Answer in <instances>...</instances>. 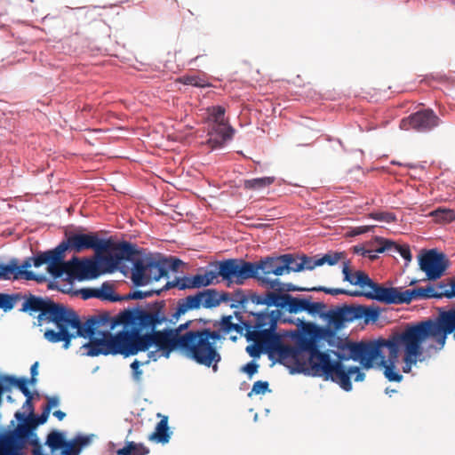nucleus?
I'll return each instance as SVG.
<instances>
[{
    "mask_svg": "<svg viewBox=\"0 0 455 455\" xmlns=\"http://www.w3.org/2000/svg\"><path fill=\"white\" fill-rule=\"evenodd\" d=\"M304 331L307 334H296L293 346L283 344L280 334L278 363L287 367L291 373L323 377L339 384L345 391L352 389V375L355 374V381L364 379V373L357 366L347 368L340 361H332L329 354L319 350L313 336L319 332L331 333V331L321 329L314 323H306Z\"/></svg>",
    "mask_w": 455,
    "mask_h": 455,
    "instance_id": "f257e3e1",
    "label": "nucleus"
},
{
    "mask_svg": "<svg viewBox=\"0 0 455 455\" xmlns=\"http://www.w3.org/2000/svg\"><path fill=\"white\" fill-rule=\"evenodd\" d=\"M165 301L158 300L148 304L145 309L136 308L120 314L119 322L133 326L132 338L134 355L155 346L165 357L172 351L181 352L182 333L195 320L187 321L176 328L165 327L157 330L168 322Z\"/></svg>",
    "mask_w": 455,
    "mask_h": 455,
    "instance_id": "f03ea898",
    "label": "nucleus"
},
{
    "mask_svg": "<svg viewBox=\"0 0 455 455\" xmlns=\"http://www.w3.org/2000/svg\"><path fill=\"white\" fill-rule=\"evenodd\" d=\"M427 339L436 343V345L431 344L429 348L442 349L444 346L433 319L407 324L403 331L396 332V340L389 343V357L398 360L399 351L403 350L404 353L403 371L408 373L411 366L416 364L423 355L422 344Z\"/></svg>",
    "mask_w": 455,
    "mask_h": 455,
    "instance_id": "7ed1b4c3",
    "label": "nucleus"
},
{
    "mask_svg": "<svg viewBox=\"0 0 455 455\" xmlns=\"http://www.w3.org/2000/svg\"><path fill=\"white\" fill-rule=\"evenodd\" d=\"M282 313L279 309L266 308L260 312H245L241 323L245 329V337L253 345L246 347L247 353L257 357L263 350L279 358L280 334L276 332L277 323Z\"/></svg>",
    "mask_w": 455,
    "mask_h": 455,
    "instance_id": "20e7f679",
    "label": "nucleus"
},
{
    "mask_svg": "<svg viewBox=\"0 0 455 455\" xmlns=\"http://www.w3.org/2000/svg\"><path fill=\"white\" fill-rule=\"evenodd\" d=\"M196 322L182 333L181 352L201 365L212 367L216 371L221 360L216 343L221 336L219 331L196 328Z\"/></svg>",
    "mask_w": 455,
    "mask_h": 455,
    "instance_id": "39448f33",
    "label": "nucleus"
},
{
    "mask_svg": "<svg viewBox=\"0 0 455 455\" xmlns=\"http://www.w3.org/2000/svg\"><path fill=\"white\" fill-rule=\"evenodd\" d=\"M98 323L99 320L96 317L82 322L75 311L64 306L55 324L59 331L47 330L44 338L52 343L63 341L64 349H68L71 340L76 337L93 339Z\"/></svg>",
    "mask_w": 455,
    "mask_h": 455,
    "instance_id": "423d86ee",
    "label": "nucleus"
},
{
    "mask_svg": "<svg viewBox=\"0 0 455 455\" xmlns=\"http://www.w3.org/2000/svg\"><path fill=\"white\" fill-rule=\"evenodd\" d=\"M342 274L344 281L348 282L352 285L359 286L362 289L360 296L385 304H407L406 290L402 291L401 288L384 287L373 282L363 271L352 272L348 261L343 263Z\"/></svg>",
    "mask_w": 455,
    "mask_h": 455,
    "instance_id": "0eeeda50",
    "label": "nucleus"
},
{
    "mask_svg": "<svg viewBox=\"0 0 455 455\" xmlns=\"http://www.w3.org/2000/svg\"><path fill=\"white\" fill-rule=\"evenodd\" d=\"M83 355L98 356L100 355H123L125 357L134 355L132 331H123L116 335L103 331L101 338H93L81 347Z\"/></svg>",
    "mask_w": 455,
    "mask_h": 455,
    "instance_id": "6e6552de",
    "label": "nucleus"
},
{
    "mask_svg": "<svg viewBox=\"0 0 455 455\" xmlns=\"http://www.w3.org/2000/svg\"><path fill=\"white\" fill-rule=\"evenodd\" d=\"M51 269L54 272V278H60L67 275L68 279L88 280L96 278L99 275L97 263L91 259L73 257L70 260L65 259H51Z\"/></svg>",
    "mask_w": 455,
    "mask_h": 455,
    "instance_id": "1a4fd4ad",
    "label": "nucleus"
},
{
    "mask_svg": "<svg viewBox=\"0 0 455 455\" xmlns=\"http://www.w3.org/2000/svg\"><path fill=\"white\" fill-rule=\"evenodd\" d=\"M229 299V295L225 292H219L215 289H206L197 291L194 295L187 296L177 301L174 311L172 314V320H178L186 313L197 310L201 307L212 308L218 307L221 301Z\"/></svg>",
    "mask_w": 455,
    "mask_h": 455,
    "instance_id": "9d476101",
    "label": "nucleus"
},
{
    "mask_svg": "<svg viewBox=\"0 0 455 455\" xmlns=\"http://www.w3.org/2000/svg\"><path fill=\"white\" fill-rule=\"evenodd\" d=\"M208 122L210 129L208 132L209 139L207 144L212 148L223 147L227 140L232 139L234 129L229 125L228 120L225 116L226 110L221 106H212L207 108Z\"/></svg>",
    "mask_w": 455,
    "mask_h": 455,
    "instance_id": "9b49d317",
    "label": "nucleus"
},
{
    "mask_svg": "<svg viewBox=\"0 0 455 455\" xmlns=\"http://www.w3.org/2000/svg\"><path fill=\"white\" fill-rule=\"evenodd\" d=\"M24 302L20 311L28 312L30 315L39 313L37 316L38 324L44 322L56 324L58 318L64 307V305L55 303L50 299H44L33 294L23 295Z\"/></svg>",
    "mask_w": 455,
    "mask_h": 455,
    "instance_id": "f8f14e48",
    "label": "nucleus"
},
{
    "mask_svg": "<svg viewBox=\"0 0 455 455\" xmlns=\"http://www.w3.org/2000/svg\"><path fill=\"white\" fill-rule=\"evenodd\" d=\"M396 340V332L388 339H379L370 343H352L349 346L350 356L354 361H358L366 369L371 368L373 363L379 357H383L381 349L387 347L390 352L389 343Z\"/></svg>",
    "mask_w": 455,
    "mask_h": 455,
    "instance_id": "ddd939ff",
    "label": "nucleus"
},
{
    "mask_svg": "<svg viewBox=\"0 0 455 455\" xmlns=\"http://www.w3.org/2000/svg\"><path fill=\"white\" fill-rule=\"evenodd\" d=\"M279 259V256H267L253 262L255 268V279L262 285L269 289H280L282 283L279 279L269 278L270 275L280 276L284 275L288 261Z\"/></svg>",
    "mask_w": 455,
    "mask_h": 455,
    "instance_id": "4468645a",
    "label": "nucleus"
},
{
    "mask_svg": "<svg viewBox=\"0 0 455 455\" xmlns=\"http://www.w3.org/2000/svg\"><path fill=\"white\" fill-rule=\"evenodd\" d=\"M218 274L228 283L243 284L248 279H255L254 264L243 259H225L218 263Z\"/></svg>",
    "mask_w": 455,
    "mask_h": 455,
    "instance_id": "2eb2a0df",
    "label": "nucleus"
},
{
    "mask_svg": "<svg viewBox=\"0 0 455 455\" xmlns=\"http://www.w3.org/2000/svg\"><path fill=\"white\" fill-rule=\"evenodd\" d=\"M164 264L152 259H137L133 264L132 280L137 286H143L152 281H158L167 275Z\"/></svg>",
    "mask_w": 455,
    "mask_h": 455,
    "instance_id": "dca6fc26",
    "label": "nucleus"
},
{
    "mask_svg": "<svg viewBox=\"0 0 455 455\" xmlns=\"http://www.w3.org/2000/svg\"><path fill=\"white\" fill-rule=\"evenodd\" d=\"M94 233L82 234L71 233L66 235V239L63 240L58 246L52 250V258L55 259H65L67 251H73L75 252H81L85 250L94 247L93 240Z\"/></svg>",
    "mask_w": 455,
    "mask_h": 455,
    "instance_id": "f3484780",
    "label": "nucleus"
},
{
    "mask_svg": "<svg viewBox=\"0 0 455 455\" xmlns=\"http://www.w3.org/2000/svg\"><path fill=\"white\" fill-rule=\"evenodd\" d=\"M419 264L428 280H436L443 275L449 267V260L444 253L438 252L436 250H429L419 256Z\"/></svg>",
    "mask_w": 455,
    "mask_h": 455,
    "instance_id": "a211bd4d",
    "label": "nucleus"
},
{
    "mask_svg": "<svg viewBox=\"0 0 455 455\" xmlns=\"http://www.w3.org/2000/svg\"><path fill=\"white\" fill-rule=\"evenodd\" d=\"M440 123L439 117L433 110L426 109L411 114L401 121L400 127L404 130L414 129L418 132H427L436 127Z\"/></svg>",
    "mask_w": 455,
    "mask_h": 455,
    "instance_id": "6ab92c4d",
    "label": "nucleus"
},
{
    "mask_svg": "<svg viewBox=\"0 0 455 455\" xmlns=\"http://www.w3.org/2000/svg\"><path fill=\"white\" fill-rule=\"evenodd\" d=\"M137 253L135 245L129 242L115 243L112 253H108L102 258L105 265L111 268H116L123 260H131L132 257Z\"/></svg>",
    "mask_w": 455,
    "mask_h": 455,
    "instance_id": "aec40b11",
    "label": "nucleus"
},
{
    "mask_svg": "<svg viewBox=\"0 0 455 455\" xmlns=\"http://www.w3.org/2000/svg\"><path fill=\"white\" fill-rule=\"evenodd\" d=\"M20 279L23 278L28 281H37L41 282L44 280L42 276L36 275L30 270L20 269L19 260L17 259H12L8 264L0 263V279L10 280V279Z\"/></svg>",
    "mask_w": 455,
    "mask_h": 455,
    "instance_id": "412c9836",
    "label": "nucleus"
},
{
    "mask_svg": "<svg viewBox=\"0 0 455 455\" xmlns=\"http://www.w3.org/2000/svg\"><path fill=\"white\" fill-rule=\"evenodd\" d=\"M434 321L443 343L445 344L448 334L454 332L455 338V309L441 313L438 318Z\"/></svg>",
    "mask_w": 455,
    "mask_h": 455,
    "instance_id": "4be33fe9",
    "label": "nucleus"
},
{
    "mask_svg": "<svg viewBox=\"0 0 455 455\" xmlns=\"http://www.w3.org/2000/svg\"><path fill=\"white\" fill-rule=\"evenodd\" d=\"M407 304L412 300L430 299V298H442L443 297V290H438L437 286L428 285L427 287H419L411 290H406Z\"/></svg>",
    "mask_w": 455,
    "mask_h": 455,
    "instance_id": "5701e85b",
    "label": "nucleus"
},
{
    "mask_svg": "<svg viewBox=\"0 0 455 455\" xmlns=\"http://www.w3.org/2000/svg\"><path fill=\"white\" fill-rule=\"evenodd\" d=\"M375 241L379 245L377 248L378 252H385L386 251H392V249H395V252L399 253L407 262L411 260L412 256L408 245H399L391 240L379 236H376Z\"/></svg>",
    "mask_w": 455,
    "mask_h": 455,
    "instance_id": "b1692460",
    "label": "nucleus"
},
{
    "mask_svg": "<svg viewBox=\"0 0 455 455\" xmlns=\"http://www.w3.org/2000/svg\"><path fill=\"white\" fill-rule=\"evenodd\" d=\"M51 252H52V250H49L46 251L39 252L35 257L27 258L22 262V264L20 266H19L20 269L28 270L32 266H34L35 267H39L42 265L46 264L47 271L49 272V274L51 275H52L54 277V272H52V270L51 269V267H52V259H51L52 257L51 256L52 255Z\"/></svg>",
    "mask_w": 455,
    "mask_h": 455,
    "instance_id": "393cba45",
    "label": "nucleus"
},
{
    "mask_svg": "<svg viewBox=\"0 0 455 455\" xmlns=\"http://www.w3.org/2000/svg\"><path fill=\"white\" fill-rule=\"evenodd\" d=\"M287 294H279L273 291H267L262 295L253 296L252 301L256 304L275 306L276 307L284 308V303Z\"/></svg>",
    "mask_w": 455,
    "mask_h": 455,
    "instance_id": "a878e982",
    "label": "nucleus"
},
{
    "mask_svg": "<svg viewBox=\"0 0 455 455\" xmlns=\"http://www.w3.org/2000/svg\"><path fill=\"white\" fill-rule=\"evenodd\" d=\"M91 436L77 435L70 442H66L62 447V455H78L84 446L91 443Z\"/></svg>",
    "mask_w": 455,
    "mask_h": 455,
    "instance_id": "bb28decb",
    "label": "nucleus"
},
{
    "mask_svg": "<svg viewBox=\"0 0 455 455\" xmlns=\"http://www.w3.org/2000/svg\"><path fill=\"white\" fill-rule=\"evenodd\" d=\"M171 433L168 427V417L164 416L156 424L155 431L149 435L148 439L156 443H166L169 442Z\"/></svg>",
    "mask_w": 455,
    "mask_h": 455,
    "instance_id": "cd10ccee",
    "label": "nucleus"
},
{
    "mask_svg": "<svg viewBox=\"0 0 455 455\" xmlns=\"http://www.w3.org/2000/svg\"><path fill=\"white\" fill-rule=\"evenodd\" d=\"M2 380L7 386L17 387L21 391V393L26 396V403H30V401H32L33 396L30 390L28 387V383L29 382L28 379L25 378L18 379L14 376H4L3 377Z\"/></svg>",
    "mask_w": 455,
    "mask_h": 455,
    "instance_id": "c85d7f7f",
    "label": "nucleus"
},
{
    "mask_svg": "<svg viewBox=\"0 0 455 455\" xmlns=\"http://www.w3.org/2000/svg\"><path fill=\"white\" fill-rule=\"evenodd\" d=\"M241 317H239V320L241 321ZM214 327H217L219 326L220 327V330L219 331H222L223 333H226V334H229L233 331H236L238 333H243V331L245 330L244 329V326L243 324L240 322V324L239 323H234L232 322V316L231 315H227V316H223L221 321L217 323H215L213 324Z\"/></svg>",
    "mask_w": 455,
    "mask_h": 455,
    "instance_id": "c756f323",
    "label": "nucleus"
},
{
    "mask_svg": "<svg viewBox=\"0 0 455 455\" xmlns=\"http://www.w3.org/2000/svg\"><path fill=\"white\" fill-rule=\"evenodd\" d=\"M397 360H393L388 356L387 360H385L384 356L381 359V365L384 369V375L389 381L399 382L403 379V375L396 370L395 363Z\"/></svg>",
    "mask_w": 455,
    "mask_h": 455,
    "instance_id": "7c9ffc66",
    "label": "nucleus"
},
{
    "mask_svg": "<svg viewBox=\"0 0 455 455\" xmlns=\"http://www.w3.org/2000/svg\"><path fill=\"white\" fill-rule=\"evenodd\" d=\"M94 298L100 299L102 300H108L111 302L122 300V297L114 294L113 285L109 283H103L100 288L94 291Z\"/></svg>",
    "mask_w": 455,
    "mask_h": 455,
    "instance_id": "2f4dec72",
    "label": "nucleus"
},
{
    "mask_svg": "<svg viewBox=\"0 0 455 455\" xmlns=\"http://www.w3.org/2000/svg\"><path fill=\"white\" fill-rule=\"evenodd\" d=\"M219 276L218 270L217 271H205L204 274H197L196 275L191 276L192 277V285L195 286V288H201L205 287L210 284H212Z\"/></svg>",
    "mask_w": 455,
    "mask_h": 455,
    "instance_id": "473e14b6",
    "label": "nucleus"
},
{
    "mask_svg": "<svg viewBox=\"0 0 455 455\" xmlns=\"http://www.w3.org/2000/svg\"><path fill=\"white\" fill-rule=\"evenodd\" d=\"M436 223H451L455 220V211L452 209L439 207L429 213Z\"/></svg>",
    "mask_w": 455,
    "mask_h": 455,
    "instance_id": "72a5a7b5",
    "label": "nucleus"
},
{
    "mask_svg": "<svg viewBox=\"0 0 455 455\" xmlns=\"http://www.w3.org/2000/svg\"><path fill=\"white\" fill-rule=\"evenodd\" d=\"M359 319H363L365 323H375L379 317V308L378 307L358 305Z\"/></svg>",
    "mask_w": 455,
    "mask_h": 455,
    "instance_id": "f704fd0d",
    "label": "nucleus"
},
{
    "mask_svg": "<svg viewBox=\"0 0 455 455\" xmlns=\"http://www.w3.org/2000/svg\"><path fill=\"white\" fill-rule=\"evenodd\" d=\"M149 449L142 443L128 442L126 445L117 451V455H147Z\"/></svg>",
    "mask_w": 455,
    "mask_h": 455,
    "instance_id": "c9c22d12",
    "label": "nucleus"
},
{
    "mask_svg": "<svg viewBox=\"0 0 455 455\" xmlns=\"http://www.w3.org/2000/svg\"><path fill=\"white\" fill-rule=\"evenodd\" d=\"M284 308L290 313L297 314L299 312L305 311L307 299L295 298L290 294H287L284 300Z\"/></svg>",
    "mask_w": 455,
    "mask_h": 455,
    "instance_id": "e433bc0d",
    "label": "nucleus"
},
{
    "mask_svg": "<svg viewBox=\"0 0 455 455\" xmlns=\"http://www.w3.org/2000/svg\"><path fill=\"white\" fill-rule=\"evenodd\" d=\"M275 181L274 177H262V178H256L251 180H244V188L250 189V190H261L271 184H273Z\"/></svg>",
    "mask_w": 455,
    "mask_h": 455,
    "instance_id": "4c0bfd02",
    "label": "nucleus"
},
{
    "mask_svg": "<svg viewBox=\"0 0 455 455\" xmlns=\"http://www.w3.org/2000/svg\"><path fill=\"white\" fill-rule=\"evenodd\" d=\"M22 298L21 293L7 294L0 292V309L4 312L12 310Z\"/></svg>",
    "mask_w": 455,
    "mask_h": 455,
    "instance_id": "58836bf2",
    "label": "nucleus"
},
{
    "mask_svg": "<svg viewBox=\"0 0 455 455\" xmlns=\"http://www.w3.org/2000/svg\"><path fill=\"white\" fill-rule=\"evenodd\" d=\"M325 315L328 319L329 326H331L334 331H339L345 327L346 322L339 307L330 310Z\"/></svg>",
    "mask_w": 455,
    "mask_h": 455,
    "instance_id": "ea45409f",
    "label": "nucleus"
},
{
    "mask_svg": "<svg viewBox=\"0 0 455 455\" xmlns=\"http://www.w3.org/2000/svg\"><path fill=\"white\" fill-rule=\"evenodd\" d=\"M93 240L94 247H92V249H93L97 253H112L115 242L111 239H100L98 235L94 233Z\"/></svg>",
    "mask_w": 455,
    "mask_h": 455,
    "instance_id": "a19ab883",
    "label": "nucleus"
},
{
    "mask_svg": "<svg viewBox=\"0 0 455 455\" xmlns=\"http://www.w3.org/2000/svg\"><path fill=\"white\" fill-rule=\"evenodd\" d=\"M308 291H323L327 294H331V295H339V294H345V295H348V296H353V297H358L360 296V291H348V290H345V289H341V288H325V287H313V288H310L308 289Z\"/></svg>",
    "mask_w": 455,
    "mask_h": 455,
    "instance_id": "79ce46f5",
    "label": "nucleus"
},
{
    "mask_svg": "<svg viewBox=\"0 0 455 455\" xmlns=\"http://www.w3.org/2000/svg\"><path fill=\"white\" fill-rule=\"evenodd\" d=\"M66 443L64 436L58 431H53L48 435L46 444L52 450L56 451L62 448Z\"/></svg>",
    "mask_w": 455,
    "mask_h": 455,
    "instance_id": "37998d69",
    "label": "nucleus"
},
{
    "mask_svg": "<svg viewBox=\"0 0 455 455\" xmlns=\"http://www.w3.org/2000/svg\"><path fill=\"white\" fill-rule=\"evenodd\" d=\"M301 255L292 254V253H287L283 254L279 256V259H281L286 258V261H288V265L286 269H284V275L290 274L291 272H300L301 269H297V267L299 266Z\"/></svg>",
    "mask_w": 455,
    "mask_h": 455,
    "instance_id": "c03bdc74",
    "label": "nucleus"
},
{
    "mask_svg": "<svg viewBox=\"0 0 455 455\" xmlns=\"http://www.w3.org/2000/svg\"><path fill=\"white\" fill-rule=\"evenodd\" d=\"M339 309L343 315L346 323L355 320H359L358 305L343 306L339 307Z\"/></svg>",
    "mask_w": 455,
    "mask_h": 455,
    "instance_id": "a18cd8bd",
    "label": "nucleus"
},
{
    "mask_svg": "<svg viewBox=\"0 0 455 455\" xmlns=\"http://www.w3.org/2000/svg\"><path fill=\"white\" fill-rule=\"evenodd\" d=\"M344 257L343 252H328L318 258V264L323 266L328 264L333 266L337 264Z\"/></svg>",
    "mask_w": 455,
    "mask_h": 455,
    "instance_id": "49530a36",
    "label": "nucleus"
},
{
    "mask_svg": "<svg viewBox=\"0 0 455 455\" xmlns=\"http://www.w3.org/2000/svg\"><path fill=\"white\" fill-rule=\"evenodd\" d=\"M318 258L319 257H308L307 255H301L299 266L297 267V269H301V271L307 269V270H313L316 267H319L318 264Z\"/></svg>",
    "mask_w": 455,
    "mask_h": 455,
    "instance_id": "de8ad7c7",
    "label": "nucleus"
},
{
    "mask_svg": "<svg viewBox=\"0 0 455 455\" xmlns=\"http://www.w3.org/2000/svg\"><path fill=\"white\" fill-rule=\"evenodd\" d=\"M326 308V306L323 302H311L308 299H307L305 311L312 315H324L323 311Z\"/></svg>",
    "mask_w": 455,
    "mask_h": 455,
    "instance_id": "09e8293b",
    "label": "nucleus"
},
{
    "mask_svg": "<svg viewBox=\"0 0 455 455\" xmlns=\"http://www.w3.org/2000/svg\"><path fill=\"white\" fill-rule=\"evenodd\" d=\"M369 217L375 220L384 221L387 223L396 221V216L393 212H371L369 214Z\"/></svg>",
    "mask_w": 455,
    "mask_h": 455,
    "instance_id": "8fccbe9b",
    "label": "nucleus"
},
{
    "mask_svg": "<svg viewBox=\"0 0 455 455\" xmlns=\"http://www.w3.org/2000/svg\"><path fill=\"white\" fill-rule=\"evenodd\" d=\"M167 287H178L180 290L195 289L191 276L177 278L175 282L168 283Z\"/></svg>",
    "mask_w": 455,
    "mask_h": 455,
    "instance_id": "3c124183",
    "label": "nucleus"
},
{
    "mask_svg": "<svg viewBox=\"0 0 455 455\" xmlns=\"http://www.w3.org/2000/svg\"><path fill=\"white\" fill-rule=\"evenodd\" d=\"M229 295V299L225 302H232L231 307H236L237 305H242L247 302V297L242 291H237L234 293L227 292Z\"/></svg>",
    "mask_w": 455,
    "mask_h": 455,
    "instance_id": "603ef678",
    "label": "nucleus"
},
{
    "mask_svg": "<svg viewBox=\"0 0 455 455\" xmlns=\"http://www.w3.org/2000/svg\"><path fill=\"white\" fill-rule=\"evenodd\" d=\"M427 83L430 84L432 82H436L439 84H453L455 83V80L452 77H448L446 76H426L423 78L420 79L419 83Z\"/></svg>",
    "mask_w": 455,
    "mask_h": 455,
    "instance_id": "864d4df0",
    "label": "nucleus"
},
{
    "mask_svg": "<svg viewBox=\"0 0 455 455\" xmlns=\"http://www.w3.org/2000/svg\"><path fill=\"white\" fill-rule=\"evenodd\" d=\"M154 294H159V291H134L132 292H129L125 296L122 298V299H142L148 297H150Z\"/></svg>",
    "mask_w": 455,
    "mask_h": 455,
    "instance_id": "5fc2aeb1",
    "label": "nucleus"
},
{
    "mask_svg": "<svg viewBox=\"0 0 455 455\" xmlns=\"http://www.w3.org/2000/svg\"><path fill=\"white\" fill-rule=\"evenodd\" d=\"M269 391V384L267 381L258 380L254 382L251 392L248 394V396H251L252 395H263Z\"/></svg>",
    "mask_w": 455,
    "mask_h": 455,
    "instance_id": "6e6d98bb",
    "label": "nucleus"
},
{
    "mask_svg": "<svg viewBox=\"0 0 455 455\" xmlns=\"http://www.w3.org/2000/svg\"><path fill=\"white\" fill-rule=\"evenodd\" d=\"M438 290H443V297H446V298L455 297V278L451 281V283H439Z\"/></svg>",
    "mask_w": 455,
    "mask_h": 455,
    "instance_id": "4d7b16f0",
    "label": "nucleus"
},
{
    "mask_svg": "<svg viewBox=\"0 0 455 455\" xmlns=\"http://www.w3.org/2000/svg\"><path fill=\"white\" fill-rule=\"evenodd\" d=\"M140 362L138 360H134L131 364L132 378L136 382H140L141 380L142 371L140 369Z\"/></svg>",
    "mask_w": 455,
    "mask_h": 455,
    "instance_id": "13d9d810",
    "label": "nucleus"
},
{
    "mask_svg": "<svg viewBox=\"0 0 455 455\" xmlns=\"http://www.w3.org/2000/svg\"><path fill=\"white\" fill-rule=\"evenodd\" d=\"M355 251L360 252L363 257H367V258L371 259V260L376 259L378 258L377 253H379L377 251V248L374 250H365L363 248H361L359 250L355 249Z\"/></svg>",
    "mask_w": 455,
    "mask_h": 455,
    "instance_id": "bf43d9fd",
    "label": "nucleus"
},
{
    "mask_svg": "<svg viewBox=\"0 0 455 455\" xmlns=\"http://www.w3.org/2000/svg\"><path fill=\"white\" fill-rule=\"evenodd\" d=\"M29 431L30 429L27 425L20 424L15 429V434L19 438H24L28 435Z\"/></svg>",
    "mask_w": 455,
    "mask_h": 455,
    "instance_id": "052dcab7",
    "label": "nucleus"
},
{
    "mask_svg": "<svg viewBox=\"0 0 455 455\" xmlns=\"http://www.w3.org/2000/svg\"><path fill=\"white\" fill-rule=\"evenodd\" d=\"M258 369H259V364H257L254 362H250L246 365L243 366V371L244 372H246L249 375V377H251L258 371Z\"/></svg>",
    "mask_w": 455,
    "mask_h": 455,
    "instance_id": "680f3d73",
    "label": "nucleus"
},
{
    "mask_svg": "<svg viewBox=\"0 0 455 455\" xmlns=\"http://www.w3.org/2000/svg\"><path fill=\"white\" fill-rule=\"evenodd\" d=\"M309 288H299L293 285L292 283H282L280 289H275L276 291H308Z\"/></svg>",
    "mask_w": 455,
    "mask_h": 455,
    "instance_id": "e2e57ef3",
    "label": "nucleus"
},
{
    "mask_svg": "<svg viewBox=\"0 0 455 455\" xmlns=\"http://www.w3.org/2000/svg\"><path fill=\"white\" fill-rule=\"evenodd\" d=\"M50 412L51 411H49V408H44L43 412L41 413V415H39L36 418V425H41V424L45 423L47 419H48V417H49Z\"/></svg>",
    "mask_w": 455,
    "mask_h": 455,
    "instance_id": "0e129e2a",
    "label": "nucleus"
},
{
    "mask_svg": "<svg viewBox=\"0 0 455 455\" xmlns=\"http://www.w3.org/2000/svg\"><path fill=\"white\" fill-rule=\"evenodd\" d=\"M182 83H183L184 85H193V86H196V85H212L211 83L201 84L197 80H196L195 77H188L186 79V81H183Z\"/></svg>",
    "mask_w": 455,
    "mask_h": 455,
    "instance_id": "69168bd1",
    "label": "nucleus"
},
{
    "mask_svg": "<svg viewBox=\"0 0 455 455\" xmlns=\"http://www.w3.org/2000/svg\"><path fill=\"white\" fill-rule=\"evenodd\" d=\"M37 368H38V362H36L34 364H32V366L30 368L31 378L29 379V382L31 384H35L36 381V377L38 374Z\"/></svg>",
    "mask_w": 455,
    "mask_h": 455,
    "instance_id": "338daca9",
    "label": "nucleus"
},
{
    "mask_svg": "<svg viewBox=\"0 0 455 455\" xmlns=\"http://www.w3.org/2000/svg\"><path fill=\"white\" fill-rule=\"evenodd\" d=\"M60 403V400L57 396L47 397V404L44 408H49L51 411L52 408L57 406Z\"/></svg>",
    "mask_w": 455,
    "mask_h": 455,
    "instance_id": "774afa93",
    "label": "nucleus"
}]
</instances>
